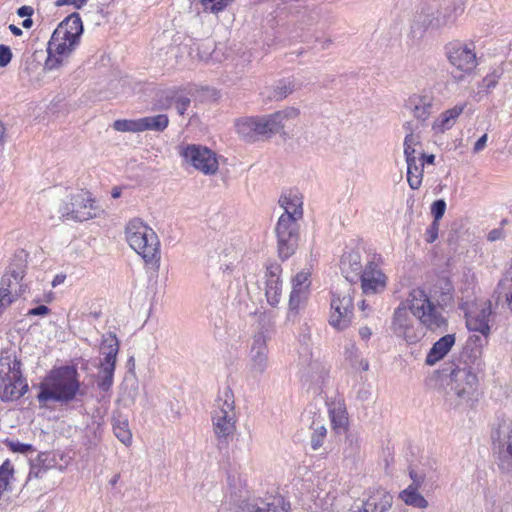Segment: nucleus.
<instances>
[{"label":"nucleus","mask_w":512,"mask_h":512,"mask_svg":"<svg viewBox=\"0 0 512 512\" xmlns=\"http://www.w3.org/2000/svg\"><path fill=\"white\" fill-rule=\"evenodd\" d=\"M452 300V288L449 283L445 284L440 298L437 299V305L423 289H413L407 299L395 308L390 328L395 336L408 344L417 343L423 337L421 326L430 331L446 329L447 319L441 310Z\"/></svg>","instance_id":"1"},{"label":"nucleus","mask_w":512,"mask_h":512,"mask_svg":"<svg viewBox=\"0 0 512 512\" xmlns=\"http://www.w3.org/2000/svg\"><path fill=\"white\" fill-rule=\"evenodd\" d=\"M482 339L470 337L465 351L457 362H451L441 370L446 401L454 407L472 400L478 387L477 373L483 367Z\"/></svg>","instance_id":"2"},{"label":"nucleus","mask_w":512,"mask_h":512,"mask_svg":"<svg viewBox=\"0 0 512 512\" xmlns=\"http://www.w3.org/2000/svg\"><path fill=\"white\" fill-rule=\"evenodd\" d=\"M79 373L73 366H62L52 370L40 384L37 395L39 403L49 401L67 404L80 392Z\"/></svg>","instance_id":"3"},{"label":"nucleus","mask_w":512,"mask_h":512,"mask_svg":"<svg viewBox=\"0 0 512 512\" xmlns=\"http://www.w3.org/2000/svg\"><path fill=\"white\" fill-rule=\"evenodd\" d=\"M129 246L139 254L147 265L158 269L160 264V241L152 228L141 219L130 220L125 228Z\"/></svg>","instance_id":"4"},{"label":"nucleus","mask_w":512,"mask_h":512,"mask_svg":"<svg viewBox=\"0 0 512 512\" xmlns=\"http://www.w3.org/2000/svg\"><path fill=\"white\" fill-rule=\"evenodd\" d=\"M28 389L21 373V362L10 355L0 358V399L13 401L19 399Z\"/></svg>","instance_id":"5"},{"label":"nucleus","mask_w":512,"mask_h":512,"mask_svg":"<svg viewBox=\"0 0 512 512\" xmlns=\"http://www.w3.org/2000/svg\"><path fill=\"white\" fill-rule=\"evenodd\" d=\"M446 58L452 67L450 74L454 81L461 82L470 76L478 65L473 44L452 41L445 46Z\"/></svg>","instance_id":"6"},{"label":"nucleus","mask_w":512,"mask_h":512,"mask_svg":"<svg viewBox=\"0 0 512 512\" xmlns=\"http://www.w3.org/2000/svg\"><path fill=\"white\" fill-rule=\"evenodd\" d=\"M354 289L352 285L344 283L332 293L330 325L338 331L348 328L354 317Z\"/></svg>","instance_id":"7"},{"label":"nucleus","mask_w":512,"mask_h":512,"mask_svg":"<svg viewBox=\"0 0 512 512\" xmlns=\"http://www.w3.org/2000/svg\"><path fill=\"white\" fill-rule=\"evenodd\" d=\"M453 21L450 14L439 12L436 4L424 5L414 15L408 37L413 44H418L429 28L438 29Z\"/></svg>","instance_id":"8"},{"label":"nucleus","mask_w":512,"mask_h":512,"mask_svg":"<svg viewBox=\"0 0 512 512\" xmlns=\"http://www.w3.org/2000/svg\"><path fill=\"white\" fill-rule=\"evenodd\" d=\"M492 447L501 471L512 473V419L498 418L491 432Z\"/></svg>","instance_id":"9"},{"label":"nucleus","mask_w":512,"mask_h":512,"mask_svg":"<svg viewBox=\"0 0 512 512\" xmlns=\"http://www.w3.org/2000/svg\"><path fill=\"white\" fill-rule=\"evenodd\" d=\"M269 339L270 333L267 329H261L252 338L246 368L253 378L263 375L269 367Z\"/></svg>","instance_id":"10"},{"label":"nucleus","mask_w":512,"mask_h":512,"mask_svg":"<svg viewBox=\"0 0 512 512\" xmlns=\"http://www.w3.org/2000/svg\"><path fill=\"white\" fill-rule=\"evenodd\" d=\"M243 495L231 494L225 505L235 506L240 512H287L290 508L281 495L269 496L265 499L257 498L253 500L242 499Z\"/></svg>","instance_id":"11"},{"label":"nucleus","mask_w":512,"mask_h":512,"mask_svg":"<svg viewBox=\"0 0 512 512\" xmlns=\"http://www.w3.org/2000/svg\"><path fill=\"white\" fill-rule=\"evenodd\" d=\"M280 258H289L296 250L299 238L298 220L293 216L282 214L275 228Z\"/></svg>","instance_id":"12"},{"label":"nucleus","mask_w":512,"mask_h":512,"mask_svg":"<svg viewBox=\"0 0 512 512\" xmlns=\"http://www.w3.org/2000/svg\"><path fill=\"white\" fill-rule=\"evenodd\" d=\"M180 155L187 163L206 175H213L218 171L216 154L205 146L187 145L181 149Z\"/></svg>","instance_id":"13"},{"label":"nucleus","mask_w":512,"mask_h":512,"mask_svg":"<svg viewBox=\"0 0 512 512\" xmlns=\"http://www.w3.org/2000/svg\"><path fill=\"white\" fill-rule=\"evenodd\" d=\"M62 216L77 221H87L97 216L94 200L87 192H78L71 196L70 203L61 211Z\"/></svg>","instance_id":"14"},{"label":"nucleus","mask_w":512,"mask_h":512,"mask_svg":"<svg viewBox=\"0 0 512 512\" xmlns=\"http://www.w3.org/2000/svg\"><path fill=\"white\" fill-rule=\"evenodd\" d=\"M405 108L421 124L438 110L436 98L431 92L426 91L410 95L405 102Z\"/></svg>","instance_id":"15"},{"label":"nucleus","mask_w":512,"mask_h":512,"mask_svg":"<svg viewBox=\"0 0 512 512\" xmlns=\"http://www.w3.org/2000/svg\"><path fill=\"white\" fill-rule=\"evenodd\" d=\"M358 280L361 281V289L365 295L382 293L387 286V276L373 261L365 265Z\"/></svg>","instance_id":"16"},{"label":"nucleus","mask_w":512,"mask_h":512,"mask_svg":"<svg viewBox=\"0 0 512 512\" xmlns=\"http://www.w3.org/2000/svg\"><path fill=\"white\" fill-rule=\"evenodd\" d=\"M236 129L247 141H256L260 136H270L265 116L240 119L236 123Z\"/></svg>","instance_id":"17"},{"label":"nucleus","mask_w":512,"mask_h":512,"mask_svg":"<svg viewBox=\"0 0 512 512\" xmlns=\"http://www.w3.org/2000/svg\"><path fill=\"white\" fill-rule=\"evenodd\" d=\"M492 313L490 301L474 311L466 313V326L470 331L481 333L485 339L490 334L489 317Z\"/></svg>","instance_id":"18"},{"label":"nucleus","mask_w":512,"mask_h":512,"mask_svg":"<svg viewBox=\"0 0 512 512\" xmlns=\"http://www.w3.org/2000/svg\"><path fill=\"white\" fill-rule=\"evenodd\" d=\"M237 417L213 416V432L216 436L218 446H227L233 439L236 432Z\"/></svg>","instance_id":"19"},{"label":"nucleus","mask_w":512,"mask_h":512,"mask_svg":"<svg viewBox=\"0 0 512 512\" xmlns=\"http://www.w3.org/2000/svg\"><path fill=\"white\" fill-rule=\"evenodd\" d=\"M280 272L281 267L278 264H271L267 267L265 295L271 306H277L280 302L282 292Z\"/></svg>","instance_id":"20"},{"label":"nucleus","mask_w":512,"mask_h":512,"mask_svg":"<svg viewBox=\"0 0 512 512\" xmlns=\"http://www.w3.org/2000/svg\"><path fill=\"white\" fill-rule=\"evenodd\" d=\"M299 110L294 107H287L270 115H266V123L270 135L280 133L289 123L296 120Z\"/></svg>","instance_id":"21"},{"label":"nucleus","mask_w":512,"mask_h":512,"mask_svg":"<svg viewBox=\"0 0 512 512\" xmlns=\"http://www.w3.org/2000/svg\"><path fill=\"white\" fill-rule=\"evenodd\" d=\"M340 268L346 279L345 283L351 285L356 282L364 270L360 254L355 251L345 253L341 258Z\"/></svg>","instance_id":"22"},{"label":"nucleus","mask_w":512,"mask_h":512,"mask_svg":"<svg viewBox=\"0 0 512 512\" xmlns=\"http://www.w3.org/2000/svg\"><path fill=\"white\" fill-rule=\"evenodd\" d=\"M213 416L237 417L235 410V397L230 387H225L219 392L215 400Z\"/></svg>","instance_id":"23"},{"label":"nucleus","mask_w":512,"mask_h":512,"mask_svg":"<svg viewBox=\"0 0 512 512\" xmlns=\"http://www.w3.org/2000/svg\"><path fill=\"white\" fill-rule=\"evenodd\" d=\"M78 43L79 41L64 36L62 34V30H54L48 42L47 49L52 51L53 53L68 58L72 51L75 49V47L78 45Z\"/></svg>","instance_id":"24"},{"label":"nucleus","mask_w":512,"mask_h":512,"mask_svg":"<svg viewBox=\"0 0 512 512\" xmlns=\"http://www.w3.org/2000/svg\"><path fill=\"white\" fill-rule=\"evenodd\" d=\"M455 344V335L447 334L437 340L426 356V364L434 365L438 361L442 360L451 350Z\"/></svg>","instance_id":"25"},{"label":"nucleus","mask_w":512,"mask_h":512,"mask_svg":"<svg viewBox=\"0 0 512 512\" xmlns=\"http://www.w3.org/2000/svg\"><path fill=\"white\" fill-rule=\"evenodd\" d=\"M119 351V341L116 335L112 332L106 333L102 336L100 352L103 355V360L100 365L103 366H116V358Z\"/></svg>","instance_id":"26"},{"label":"nucleus","mask_w":512,"mask_h":512,"mask_svg":"<svg viewBox=\"0 0 512 512\" xmlns=\"http://www.w3.org/2000/svg\"><path fill=\"white\" fill-rule=\"evenodd\" d=\"M56 465L55 458L47 452H41L37 457L31 461L30 471L28 475V481L33 478H42L48 470Z\"/></svg>","instance_id":"27"},{"label":"nucleus","mask_w":512,"mask_h":512,"mask_svg":"<svg viewBox=\"0 0 512 512\" xmlns=\"http://www.w3.org/2000/svg\"><path fill=\"white\" fill-rule=\"evenodd\" d=\"M26 269V261L22 256H16L8 267L7 272L2 277L1 287L12 288V283L19 284L23 281Z\"/></svg>","instance_id":"28"},{"label":"nucleus","mask_w":512,"mask_h":512,"mask_svg":"<svg viewBox=\"0 0 512 512\" xmlns=\"http://www.w3.org/2000/svg\"><path fill=\"white\" fill-rule=\"evenodd\" d=\"M55 30H62L64 36L79 41L83 33L82 20L78 13H72L65 18Z\"/></svg>","instance_id":"29"},{"label":"nucleus","mask_w":512,"mask_h":512,"mask_svg":"<svg viewBox=\"0 0 512 512\" xmlns=\"http://www.w3.org/2000/svg\"><path fill=\"white\" fill-rule=\"evenodd\" d=\"M329 417L335 433L341 434L347 430L348 416L345 407L341 403H335L329 407Z\"/></svg>","instance_id":"30"},{"label":"nucleus","mask_w":512,"mask_h":512,"mask_svg":"<svg viewBox=\"0 0 512 512\" xmlns=\"http://www.w3.org/2000/svg\"><path fill=\"white\" fill-rule=\"evenodd\" d=\"M280 206L284 209L283 214L293 216V219H301L303 216L302 201L296 193L282 195L279 199Z\"/></svg>","instance_id":"31"},{"label":"nucleus","mask_w":512,"mask_h":512,"mask_svg":"<svg viewBox=\"0 0 512 512\" xmlns=\"http://www.w3.org/2000/svg\"><path fill=\"white\" fill-rule=\"evenodd\" d=\"M112 427L116 438L125 446H130L132 443V433L129 429L128 419L121 414L115 415L112 418Z\"/></svg>","instance_id":"32"},{"label":"nucleus","mask_w":512,"mask_h":512,"mask_svg":"<svg viewBox=\"0 0 512 512\" xmlns=\"http://www.w3.org/2000/svg\"><path fill=\"white\" fill-rule=\"evenodd\" d=\"M138 120L140 132L147 130L162 132L169 125V118L166 114H158L155 116L143 117Z\"/></svg>","instance_id":"33"},{"label":"nucleus","mask_w":512,"mask_h":512,"mask_svg":"<svg viewBox=\"0 0 512 512\" xmlns=\"http://www.w3.org/2000/svg\"><path fill=\"white\" fill-rule=\"evenodd\" d=\"M407 181L411 189L416 190L421 186L423 178V162H418L417 157L406 159Z\"/></svg>","instance_id":"34"},{"label":"nucleus","mask_w":512,"mask_h":512,"mask_svg":"<svg viewBox=\"0 0 512 512\" xmlns=\"http://www.w3.org/2000/svg\"><path fill=\"white\" fill-rule=\"evenodd\" d=\"M419 488L408 486L400 492L399 498L409 506L419 509H426L429 505L428 501L418 492Z\"/></svg>","instance_id":"35"},{"label":"nucleus","mask_w":512,"mask_h":512,"mask_svg":"<svg viewBox=\"0 0 512 512\" xmlns=\"http://www.w3.org/2000/svg\"><path fill=\"white\" fill-rule=\"evenodd\" d=\"M296 90V83L293 80L283 79L277 82L273 87L269 98L272 100H282Z\"/></svg>","instance_id":"36"},{"label":"nucleus","mask_w":512,"mask_h":512,"mask_svg":"<svg viewBox=\"0 0 512 512\" xmlns=\"http://www.w3.org/2000/svg\"><path fill=\"white\" fill-rule=\"evenodd\" d=\"M311 447L313 450H318L324 442V439L327 436V428L320 420H314L311 424Z\"/></svg>","instance_id":"37"},{"label":"nucleus","mask_w":512,"mask_h":512,"mask_svg":"<svg viewBox=\"0 0 512 512\" xmlns=\"http://www.w3.org/2000/svg\"><path fill=\"white\" fill-rule=\"evenodd\" d=\"M179 91L168 89L159 93L154 102L155 110H168L174 106V99L177 98Z\"/></svg>","instance_id":"38"},{"label":"nucleus","mask_w":512,"mask_h":512,"mask_svg":"<svg viewBox=\"0 0 512 512\" xmlns=\"http://www.w3.org/2000/svg\"><path fill=\"white\" fill-rule=\"evenodd\" d=\"M115 366L100 365L97 385L102 391H108L113 384Z\"/></svg>","instance_id":"39"},{"label":"nucleus","mask_w":512,"mask_h":512,"mask_svg":"<svg viewBox=\"0 0 512 512\" xmlns=\"http://www.w3.org/2000/svg\"><path fill=\"white\" fill-rule=\"evenodd\" d=\"M305 298V293L292 290L289 298V309L287 313V320L294 321L298 315V310L301 303Z\"/></svg>","instance_id":"40"},{"label":"nucleus","mask_w":512,"mask_h":512,"mask_svg":"<svg viewBox=\"0 0 512 512\" xmlns=\"http://www.w3.org/2000/svg\"><path fill=\"white\" fill-rule=\"evenodd\" d=\"M47 59L45 60L43 70L44 71H55L60 69L66 62V57L62 55H58L56 53H53L52 51L47 49Z\"/></svg>","instance_id":"41"},{"label":"nucleus","mask_w":512,"mask_h":512,"mask_svg":"<svg viewBox=\"0 0 512 512\" xmlns=\"http://www.w3.org/2000/svg\"><path fill=\"white\" fill-rule=\"evenodd\" d=\"M420 145L419 134H406L404 139L405 159L416 157V146Z\"/></svg>","instance_id":"42"},{"label":"nucleus","mask_w":512,"mask_h":512,"mask_svg":"<svg viewBox=\"0 0 512 512\" xmlns=\"http://www.w3.org/2000/svg\"><path fill=\"white\" fill-rule=\"evenodd\" d=\"M310 273L307 271H301L296 274L292 280V290L305 293L310 286Z\"/></svg>","instance_id":"43"},{"label":"nucleus","mask_w":512,"mask_h":512,"mask_svg":"<svg viewBox=\"0 0 512 512\" xmlns=\"http://www.w3.org/2000/svg\"><path fill=\"white\" fill-rule=\"evenodd\" d=\"M113 128L119 132H140L139 120L119 119L114 121Z\"/></svg>","instance_id":"44"},{"label":"nucleus","mask_w":512,"mask_h":512,"mask_svg":"<svg viewBox=\"0 0 512 512\" xmlns=\"http://www.w3.org/2000/svg\"><path fill=\"white\" fill-rule=\"evenodd\" d=\"M454 126V123L443 113H441L433 122L432 129L436 133H443L446 130L451 129Z\"/></svg>","instance_id":"45"},{"label":"nucleus","mask_w":512,"mask_h":512,"mask_svg":"<svg viewBox=\"0 0 512 512\" xmlns=\"http://www.w3.org/2000/svg\"><path fill=\"white\" fill-rule=\"evenodd\" d=\"M174 102V106L177 110V113L182 116L189 108L191 104V99L187 95L179 91L177 98L174 99Z\"/></svg>","instance_id":"46"},{"label":"nucleus","mask_w":512,"mask_h":512,"mask_svg":"<svg viewBox=\"0 0 512 512\" xmlns=\"http://www.w3.org/2000/svg\"><path fill=\"white\" fill-rule=\"evenodd\" d=\"M446 210V202L443 199L434 201L431 205V214L434 217L433 221H440Z\"/></svg>","instance_id":"47"},{"label":"nucleus","mask_w":512,"mask_h":512,"mask_svg":"<svg viewBox=\"0 0 512 512\" xmlns=\"http://www.w3.org/2000/svg\"><path fill=\"white\" fill-rule=\"evenodd\" d=\"M7 446L12 452L27 454L34 451V447L31 444L21 443L18 441H8Z\"/></svg>","instance_id":"48"},{"label":"nucleus","mask_w":512,"mask_h":512,"mask_svg":"<svg viewBox=\"0 0 512 512\" xmlns=\"http://www.w3.org/2000/svg\"><path fill=\"white\" fill-rule=\"evenodd\" d=\"M439 222L433 221L430 226L427 228L425 233V240L428 243H433L438 238V232H439Z\"/></svg>","instance_id":"49"},{"label":"nucleus","mask_w":512,"mask_h":512,"mask_svg":"<svg viewBox=\"0 0 512 512\" xmlns=\"http://www.w3.org/2000/svg\"><path fill=\"white\" fill-rule=\"evenodd\" d=\"M410 478L412 483L409 486H414L415 488H421L425 481V474L422 471H417L413 468L409 471Z\"/></svg>","instance_id":"50"},{"label":"nucleus","mask_w":512,"mask_h":512,"mask_svg":"<svg viewBox=\"0 0 512 512\" xmlns=\"http://www.w3.org/2000/svg\"><path fill=\"white\" fill-rule=\"evenodd\" d=\"M465 106V104H457L453 108L444 111L443 114L446 115L455 124L457 118L464 111Z\"/></svg>","instance_id":"51"},{"label":"nucleus","mask_w":512,"mask_h":512,"mask_svg":"<svg viewBox=\"0 0 512 512\" xmlns=\"http://www.w3.org/2000/svg\"><path fill=\"white\" fill-rule=\"evenodd\" d=\"M11 58H12L11 49L6 45L1 44L0 45V67L7 66L10 63Z\"/></svg>","instance_id":"52"},{"label":"nucleus","mask_w":512,"mask_h":512,"mask_svg":"<svg viewBox=\"0 0 512 512\" xmlns=\"http://www.w3.org/2000/svg\"><path fill=\"white\" fill-rule=\"evenodd\" d=\"M4 289H8V290L12 291L13 301H14L16 298L21 297L25 294L26 289H27V284L23 283V281H19V284L12 283V288L4 286Z\"/></svg>","instance_id":"53"},{"label":"nucleus","mask_w":512,"mask_h":512,"mask_svg":"<svg viewBox=\"0 0 512 512\" xmlns=\"http://www.w3.org/2000/svg\"><path fill=\"white\" fill-rule=\"evenodd\" d=\"M346 357L351 361L352 365H356L359 359V352L354 343H350L345 350Z\"/></svg>","instance_id":"54"},{"label":"nucleus","mask_w":512,"mask_h":512,"mask_svg":"<svg viewBox=\"0 0 512 512\" xmlns=\"http://www.w3.org/2000/svg\"><path fill=\"white\" fill-rule=\"evenodd\" d=\"M230 1L231 0H214L209 3V4H211L209 9L213 13H218V12L224 10L228 6Z\"/></svg>","instance_id":"55"},{"label":"nucleus","mask_w":512,"mask_h":512,"mask_svg":"<svg viewBox=\"0 0 512 512\" xmlns=\"http://www.w3.org/2000/svg\"><path fill=\"white\" fill-rule=\"evenodd\" d=\"M88 0H57L55 2V5L58 7L64 6V5H71L74 8L80 9L82 6H84L87 3Z\"/></svg>","instance_id":"56"},{"label":"nucleus","mask_w":512,"mask_h":512,"mask_svg":"<svg viewBox=\"0 0 512 512\" xmlns=\"http://www.w3.org/2000/svg\"><path fill=\"white\" fill-rule=\"evenodd\" d=\"M0 472H1V477L9 482V477L12 475V472H13V468L9 461H5L0 466Z\"/></svg>","instance_id":"57"},{"label":"nucleus","mask_w":512,"mask_h":512,"mask_svg":"<svg viewBox=\"0 0 512 512\" xmlns=\"http://www.w3.org/2000/svg\"><path fill=\"white\" fill-rule=\"evenodd\" d=\"M503 238H504V231L500 228L492 229L487 235V240L490 242L501 240Z\"/></svg>","instance_id":"58"},{"label":"nucleus","mask_w":512,"mask_h":512,"mask_svg":"<svg viewBox=\"0 0 512 512\" xmlns=\"http://www.w3.org/2000/svg\"><path fill=\"white\" fill-rule=\"evenodd\" d=\"M50 309L45 305H39L35 308H32L28 311V315L33 316H44L49 313Z\"/></svg>","instance_id":"59"},{"label":"nucleus","mask_w":512,"mask_h":512,"mask_svg":"<svg viewBox=\"0 0 512 512\" xmlns=\"http://www.w3.org/2000/svg\"><path fill=\"white\" fill-rule=\"evenodd\" d=\"M488 140V135L484 134L482 135L474 144L473 152L479 153L481 152L485 147Z\"/></svg>","instance_id":"60"},{"label":"nucleus","mask_w":512,"mask_h":512,"mask_svg":"<svg viewBox=\"0 0 512 512\" xmlns=\"http://www.w3.org/2000/svg\"><path fill=\"white\" fill-rule=\"evenodd\" d=\"M498 82V76L490 75L483 79V86L487 89H491L496 86Z\"/></svg>","instance_id":"61"},{"label":"nucleus","mask_w":512,"mask_h":512,"mask_svg":"<svg viewBox=\"0 0 512 512\" xmlns=\"http://www.w3.org/2000/svg\"><path fill=\"white\" fill-rule=\"evenodd\" d=\"M34 10L31 6H27V5H24V6H21L18 10H17V14L19 17H31L32 14H33Z\"/></svg>","instance_id":"62"},{"label":"nucleus","mask_w":512,"mask_h":512,"mask_svg":"<svg viewBox=\"0 0 512 512\" xmlns=\"http://www.w3.org/2000/svg\"><path fill=\"white\" fill-rule=\"evenodd\" d=\"M499 286L506 287L508 289L512 288V269L506 274L504 279L500 281Z\"/></svg>","instance_id":"63"},{"label":"nucleus","mask_w":512,"mask_h":512,"mask_svg":"<svg viewBox=\"0 0 512 512\" xmlns=\"http://www.w3.org/2000/svg\"><path fill=\"white\" fill-rule=\"evenodd\" d=\"M417 125H415L413 122L408 121L403 124V129L406 131V134H416L415 131L417 130Z\"/></svg>","instance_id":"64"}]
</instances>
